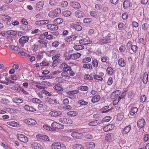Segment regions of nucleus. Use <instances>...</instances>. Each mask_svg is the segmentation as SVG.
<instances>
[{"mask_svg": "<svg viewBox=\"0 0 149 149\" xmlns=\"http://www.w3.org/2000/svg\"><path fill=\"white\" fill-rule=\"evenodd\" d=\"M59 121L63 123L66 124V121H67V118H61L59 119Z\"/></svg>", "mask_w": 149, "mask_h": 149, "instance_id": "58", "label": "nucleus"}, {"mask_svg": "<svg viewBox=\"0 0 149 149\" xmlns=\"http://www.w3.org/2000/svg\"><path fill=\"white\" fill-rule=\"evenodd\" d=\"M72 7L74 8H80V4L77 2H73L72 4Z\"/></svg>", "mask_w": 149, "mask_h": 149, "instance_id": "41", "label": "nucleus"}, {"mask_svg": "<svg viewBox=\"0 0 149 149\" xmlns=\"http://www.w3.org/2000/svg\"><path fill=\"white\" fill-rule=\"evenodd\" d=\"M31 147L34 149H43L41 145L37 142L33 143L31 145Z\"/></svg>", "mask_w": 149, "mask_h": 149, "instance_id": "14", "label": "nucleus"}, {"mask_svg": "<svg viewBox=\"0 0 149 149\" xmlns=\"http://www.w3.org/2000/svg\"><path fill=\"white\" fill-rule=\"evenodd\" d=\"M38 46L36 44H34L31 46L32 50L34 52L36 51L38 49Z\"/></svg>", "mask_w": 149, "mask_h": 149, "instance_id": "60", "label": "nucleus"}, {"mask_svg": "<svg viewBox=\"0 0 149 149\" xmlns=\"http://www.w3.org/2000/svg\"><path fill=\"white\" fill-rule=\"evenodd\" d=\"M47 28L51 31H56L58 29V26L55 24H49L47 25Z\"/></svg>", "mask_w": 149, "mask_h": 149, "instance_id": "10", "label": "nucleus"}, {"mask_svg": "<svg viewBox=\"0 0 149 149\" xmlns=\"http://www.w3.org/2000/svg\"><path fill=\"white\" fill-rule=\"evenodd\" d=\"M13 102L16 103L21 104L23 102V100L22 99L17 97H15L13 98Z\"/></svg>", "mask_w": 149, "mask_h": 149, "instance_id": "28", "label": "nucleus"}, {"mask_svg": "<svg viewBox=\"0 0 149 149\" xmlns=\"http://www.w3.org/2000/svg\"><path fill=\"white\" fill-rule=\"evenodd\" d=\"M92 63L93 66L95 68H97L98 66L97 61L96 59H94L93 60Z\"/></svg>", "mask_w": 149, "mask_h": 149, "instance_id": "52", "label": "nucleus"}, {"mask_svg": "<svg viewBox=\"0 0 149 149\" xmlns=\"http://www.w3.org/2000/svg\"><path fill=\"white\" fill-rule=\"evenodd\" d=\"M83 67L84 68L86 69H88L91 70L92 68V65L90 64H84L83 65Z\"/></svg>", "mask_w": 149, "mask_h": 149, "instance_id": "57", "label": "nucleus"}, {"mask_svg": "<svg viewBox=\"0 0 149 149\" xmlns=\"http://www.w3.org/2000/svg\"><path fill=\"white\" fill-rule=\"evenodd\" d=\"M93 77L95 79L97 80L102 81L103 79V78L101 77L98 75L95 74L93 76Z\"/></svg>", "mask_w": 149, "mask_h": 149, "instance_id": "64", "label": "nucleus"}, {"mask_svg": "<svg viewBox=\"0 0 149 149\" xmlns=\"http://www.w3.org/2000/svg\"><path fill=\"white\" fill-rule=\"evenodd\" d=\"M107 74L110 75H112L114 73L113 69L111 67H108L107 69L106 70Z\"/></svg>", "mask_w": 149, "mask_h": 149, "instance_id": "31", "label": "nucleus"}, {"mask_svg": "<svg viewBox=\"0 0 149 149\" xmlns=\"http://www.w3.org/2000/svg\"><path fill=\"white\" fill-rule=\"evenodd\" d=\"M100 124V121L97 120L90 122L88 123V125L90 126H97Z\"/></svg>", "mask_w": 149, "mask_h": 149, "instance_id": "26", "label": "nucleus"}, {"mask_svg": "<svg viewBox=\"0 0 149 149\" xmlns=\"http://www.w3.org/2000/svg\"><path fill=\"white\" fill-rule=\"evenodd\" d=\"M131 48L134 53H136L138 50V47L135 45H132L131 46Z\"/></svg>", "mask_w": 149, "mask_h": 149, "instance_id": "59", "label": "nucleus"}, {"mask_svg": "<svg viewBox=\"0 0 149 149\" xmlns=\"http://www.w3.org/2000/svg\"><path fill=\"white\" fill-rule=\"evenodd\" d=\"M7 124L8 125L14 127H18L19 126V124L14 121L8 122L7 123Z\"/></svg>", "mask_w": 149, "mask_h": 149, "instance_id": "23", "label": "nucleus"}, {"mask_svg": "<svg viewBox=\"0 0 149 149\" xmlns=\"http://www.w3.org/2000/svg\"><path fill=\"white\" fill-rule=\"evenodd\" d=\"M38 42L40 44H43L45 47H47V42L45 40L42 39H40L38 40Z\"/></svg>", "mask_w": 149, "mask_h": 149, "instance_id": "51", "label": "nucleus"}, {"mask_svg": "<svg viewBox=\"0 0 149 149\" xmlns=\"http://www.w3.org/2000/svg\"><path fill=\"white\" fill-rule=\"evenodd\" d=\"M60 67L61 68L63 69V71L64 72L70 71L71 70V67L66 63H63L61 64Z\"/></svg>", "mask_w": 149, "mask_h": 149, "instance_id": "11", "label": "nucleus"}, {"mask_svg": "<svg viewBox=\"0 0 149 149\" xmlns=\"http://www.w3.org/2000/svg\"><path fill=\"white\" fill-rule=\"evenodd\" d=\"M149 28V25L147 23H144L142 25V29L144 33H147Z\"/></svg>", "mask_w": 149, "mask_h": 149, "instance_id": "22", "label": "nucleus"}, {"mask_svg": "<svg viewBox=\"0 0 149 149\" xmlns=\"http://www.w3.org/2000/svg\"><path fill=\"white\" fill-rule=\"evenodd\" d=\"M84 79L86 80H90L93 79V77L91 76L90 75L88 74H85L84 76Z\"/></svg>", "mask_w": 149, "mask_h": 149, "instance_id": "62", "label": "nucleus"}, {"mask_svg": "<svg viewBox=\"0 0 149 149\" xmlns=\"http://www.w3.org/2000/svg\"><path fill=\"white\" fill-rule=\"evenodd\" d=\"M17 137L19 140L24 143H26L28 141V138L24 135L21 134L17 135Z\"/></svg>", "mask_w": 149, "mask_h": 149, "instance_id": "6", "label": "nucleus"}, {"mask_svg": "<svg viewBox=\"0 0 149 149\" xmlns=\"http://www.w3.org/2000/svg\"><path fill=\"white\" fill-rule=\"evenodd\" d=\"M72 149H84V147L79 144H75L73 145Z\"/></svg>", "mask_w": 149, "mask_h": 149, "instance_id": "33", "label": "nucleus"}, {"mask_svg": "<svg viewBox=\"0 0 149 149\" xmlns=\"http://www.w3.org/2000/svg\"><path fill=\"white\" fill-rule=\"evenodd\" d=\"M75 15L78 18L82 17L83 16L84 14L83 12L80 10H77L75 13Z\"/></svg>", "mask_w": 149, "mask_h": 149, "instance_id": "39", "label": "nucleus"}, {"mask_svg": "<svg viewBox=\"0 0 149 149\" xmlns=\"http://www.w3.org/2000/svg\"><path fill=\"white\" fill-rule=\"evenodd\" d=\"M112 138V136L110 134H106L105 137V140L109 141H111Z\"/></svg>", "mask_w": 149, "mask_h": 149, "instance_id": "48", "label": "nucleus"}, {"mask_svg": "<svg viewBox=\"0 0 149 149\" xmlns=\"http://www.w3.org/2000/svg\"><path fill=\"white\" fill-rule=\"evenodd\" d=\"M63 15L65 17H68L71 14V12L69 10L65 11L62 13Z\"/></svg>", "mask_w": 149, "mask_h": 149, "instance_id": "46", "label": "nucleus"}, {"mask_svg": "<svg viewBox=\"0 0 149 149\" xmlns=\"http://www.w3.org/2000/svg\"><path fill=\"white\" fill-rule=\"evenodd\" d=\"M62 113V112L61 111L53 110L49 113V115L51 117L56 118L61 116Z\"/></svg>", "mask_w": 149, "mask_h": 149, "instance_id": "5", "label": "nucleus"}, {"mask_svg": "<svg viewBox=\"0 0 149 149\" xmlns=\"http://www.w3.org/2000/svg\"><path fill=\"white\" fill-rule=\"evenodd\" d=\"M72 26L77 31H81L82 29V27L80 25L77 24H74Z\"/></svg>", "mask_w": 149, "mask_h": 149, "instance_id": "38", "label": "nucleus"}, {"mask_svg": "<svg viewBox=\"0 0 149 149\" xmlns=\"http://www.w3.org/2000/svg\"><path fill=\"white\" fill-rule=\"evenodd\" d=\"M118 62V65L120 67H124L126 65L125 61L124 59L123 58H120L119 59Z\"/></svg>", "mask_w": 149, "mask_h": 149, "instance_id": "29", "label": "nucleus"}, {"mask_svg": "<svg viewBox=\"0 0 149 149\" xmlns=\"http://www.w3.org/2000/svg\"><path fill=\"white\" fill-rule=\"evenodd\" d=\"M114 127L113 124H110L105 126L103 128V130L105 132H107L113 130Z\"/></svg>", "mask_w": 149, "mask_h": 149, "instance_id": "13", "label": "nucleus"}, {"mask_svg": "<svg viewBox=\"0 0 149 149\" xmlns=\"http://www.w3.org/2000/svg\"><path fill=\"white\" fill-rule=\"evenodd\" d=\"M71 136L75 139H80L82 138L83 134L78 132V130H74L71 134Z\"/></svg>", "mask_w": 149, "mask_h": 149, "instance_id": "3", "label": "nucleus"}, {"mask_svg": "<svg viewBox=\"0 0 149 149\" xmlns=\"http://www.w3.org/2000/svg\"><path fill=\"white\" fill-rule=\"evenodd\" d=\"M74 48L76 50L79 51L84 49V46L83 45H76L74 46Z\"/></svg>", "mask_w": 149, "mask_h": 149, "instance_id": "36", "label": "nucleus"}, {"mask_svg": "<svg viewBox=\"0 0 149 149\" xmlns=\"http://www.w3.org/2000/svg\"><path fill=\"white\" fill-rule=\"evenodd\" d=\"M6 33L8 35L13 36H15L17 33L16 31L13 30L7 31H6Z\"/></svg>", "mask_w": 149, "mask_h": 149, "instance_id": "45", "label": "nucleus"}, {"mask_svg": "<svg viewBox=\"0 0 149 149\" xmlns=\"http://www.w3.org/2000/svg\"><path fill=\"white\" fill-rule=\"evenodd\" d=\"M52 131H56L57 130H62L64 128V125L60 124L56 122H53L51 125Z\"/></svg>", "mask_w": 149, "mask_h": 149, "instance_id": "2", "label": "nucleus"}, {"mask_svg": "<svg viewBox=\"0 0 149 149\" xmlns=\"http://www.w3.org/2000/svg\"><path fill=\"white\" fill-rule=\"evenodd\" d=\"M111 117L109 116H107L104 117L103 119V121L104 122H108L111 119Z\"/></svg>", "mask_w": 149, "mask_h": 149, "instance_id": "61", "label": "nucleus"}, {"mask_svg": "<svg viewBox=\"0 0 149 149\" xmlns=\"http://www.w3.org/2000/svg\"><path fill=\"white\" fill-rule=\"evenodd\" d=\"M121 93V91L120 90H118L112 93L111 95V98L113 99L117 97Z\"/></svg>", "mask_w": 149, "mask_h": 149, "instance_id": "21", "label": "nucleus"}, {"mask_svg": "<svg viewBox=\"0 0 149 149\" xmlns=\"http://www.w3.org/2000/svg\"><path fill=\"white\" fill-rule=\"evenodd\" d=\"M9 47L12 50L15 51H19L20 50V49L18 46H15L14 45H9Z\"/></svg>", "mask_w": 149, "mask_h": 149, "instance_id": "44", "label": "nucleus"}, {"mask_svg": "<svg viewBox=\"0 0 149 149\" xmlns=\"http://www.w3.org/2000/svg\"><path fill=\"white\" fill-rule=\"evenodd\" d=\"M32 101L33 103L36 104H40L41 102V101L40 100L36 98H32Z\"/></svg>", "mask_w": 149, "mask_h": 149, "instance_id": "50", "label": "nucleus"}, {"mask_svg": "<svg viewBox=\"0 0 149 149\" xmlns=\"http://www.w3.org/2000/svg\"><path fill=\"white\" fill-rule=\"evenodd\" d=\"M44 2L43 1H41L37 3L36 4V11H40L43 8Z\"/></svg>", "mask_w": 149, "mask_h": 149, "instance_id": "8", "label": "nucleus"}, {"mask_svg": "<svg viewBox=\"0 0 149 149\" xmlns=\"http://www.w3.org/2000/svg\"><path fill=\"white\" fill-rule=\"evenodd\" d=\"M86 146L88 148L92 149L95 147V144L93 142H88L86 143Z\"/></svg>", "mask_w": 149, "mask_h": 149, "instance_id": "25", "label": "nucleus"}, {"mask_svg": "<svg viewBox=\"0 0 149 149\" xmlns=\"http://www.w3.org/2000/svg\"><path fill=\"white\" fill-rule=\"evenodd\" d=\"M1 18L2 20L4 21H9L11 19V17H10L5 15H1Z\"/></svg>", "mask_w": 149, "mask_h": 149, "instance_id": "30", "label": "nucleus"}, {"mask_svg": "<svg viewBox=\"0 0 149 149\" xmlns=\"http://www.w3.org/2000/svg\"><path fill=\"white\" fill-rule=\"evenodd\" d=\"M78 90L85 91H87L88 87L87 86H81L78 88Z\"/></svg>", "mask_w": 149, "mask_h": 149, "instance_id": "47", "label": "nucleus"}, {"mask_svg": "<svg viewBox=\"0 0 149 149\" xmlns=\"http://www.w3.org/2000/svg\"><path fill=\"white\" fill-rule=\"evenodd\" d=\"M63 19L61 18H58L55 19L54 21V23L55 24H59L63 22Z\"/></svg>", "mask_w": 149, "mask_h": 149, "instance_id": "35", "label": "nucleus"}, {"mask_svg": "<svg viewBox=\"0 0 149 149\" xmlns=\"http://www.w3.org/2000/svg\"><path fill=\"white\" fill-rule=\"evenodd\" d=\"M54 89L59 91H63V88L60 86L58 85H55L53 87Z\"/></svg>", "mask_w": 149, "mask_h": 149, "instance_id": "56", "label": "nucleus"}, {"mask_svg": "<svg viewBox=\"0 0 149 149\" xmlns=\"http://www.w3.org/2000/svg\"><path fill=\"white\" fill-rule=\"evenodd\" d=\"M123 5V8L125 9L128 8L132 6V4L130 3V2L127 0H125L124 1Z\"/></svg>", "mask_w": 149, "mask_h": 149, "instance_id": "18", "label": "nucleus"}, {"mask_svg": "<svg viewBox=\"0 0 149 149\" xmlns=\"http://www.w3.org/2000/svg\"><path fill=\"white\" fill-rule=\"evenodd\" d=\"M52 149H65L66 147L63 143L59 142H53L51 146Z\"/></svg>", "mask_w": 149, "mask_h": 149, "instance_id": "1", "label": "nucleus"}, {"mask_svg": "<svg viewBox=\"0 0 149 149\" xmlns=\"http://www.w3.org/2000/svg\"><path fill=\"white\" fill-rule=\"evenodd\" d=\"M46 82L45 81H43L42 82H40L39 81H32V83L34 85H35V86L38 88L40 89H45V87L43 86H41L40 85H42L43 84H45V83Z\"/></svg>", "mask_w": 149, "mask_h": 149, "instance_id": "4", "label": "nucleus"}, {"mask_svg": "<svg viewBox=\"0 0 149 149\" xmlns=\"http://www.w3.org/2000/svg\"><path fill=\"white\" fill-rule=\"evenodd\" d=\"M131 128L130 125L126 126L122 130L121 132L123 134H126L129 132Z\"/></svg>", "mask_w": 149, "mask_h": 149, "instance_id": "16", "label": "nucleus"}, {"mask_svg": "<svg viewBox=\"0 0 149 149\" xmlns=\"http://www.w3.org/2000/svg\"><path fill=\"white\" fill-rule=\"evenodd\" d=\"M48 103L51 106H53L57 104V101L55 99H52L49 98L48 100Z\"/></svg>", "mask_w": 149, "mask_h": 149, "instance_id": "19", "label": "nucleus"}, {"mask_svg": "<svg viewBox=\"0 0 149 149\" xmlns=\"http://www.w3.org/2000/svg\"><path fill=\"white\" fill-rule=\"evenodd\" d=\"M36 137L37 138L40 139L45 141H49V139L48 136L45 135H36Z\"/></svg>", "mask_w": 149, "mask_h": 149, "instance_id": "15", "label": "nucleus"}, {"mask_svg": "<svg viewBox=\"0 0 149 149\" xmlns=\"http://www.w3.org/2000/svg\"><path fill=\"white\" fill-rule=\"evenodd\" d=\"M77 38L76 36L72 35L66 37L65 40L66 42H68L70 44H72L75 40Z\"/></svg>", "mask_w": 149, "mask_h": 149, "instance_id": "7", "label": "nucleus"}, {"mask_svg": "<svg viewBox=\"0 0 149 149\" xmlns=\"http://www.w3.org/2000/svg\"><path fill=\"white\" fill-rule=\"evenodd\" d=\"M54 11L56 17L59 16L61 14V11L60 8H57L54 10Z\"/></svg>", "mask_w": 149, "mask_h": 149, "instance_id": "49", "label": "nucleus"}, {"mask_svg": "<svg viewBox=\"0 0 149 149\" xmlns=\"http://www.w3.org/2000/svg\"><path fill=\"white\" fill-rule=\"evenodd\" d=\"M1 102L3 104H7L10 102V101L7 99L3 98L1 100Z\"/></svg>", "mask_w": 149, "mask_h": 149, "instance_id": "54", "label": "nucleus"}, {"mask_svg": "<svg viewBox=\"0 0 149 149\" xmlns=\"http://www.w3.org/2000/svg\"><path fill=\"white\" fill-rule=\"evenodd\" d=\"M78 114V112L76 111H70L68 112L67 115L68 116L70 117H74Z\"/></svg>", "mask_w": 149, "mask_h": 149, "instance_id": "32", "label": "nucleus"}, {"mask_svg": "<svg viewBox=\"0 0 149 149\" xmlns=\"http://www.w3.org/2000/svg\"><path fill=\"white\" fill-rule=\"evenodd\" d=\"M146 100V97L145 95H142L140 97V101L142 103L144 102Z\"/></svg>", "mask_w": 149, "mask_h": 149, "instance_id": "53", "label": "nucleus"}, {"mask_svg": "<svg viewBox=\"0 0 149 149\" xmlns=\"http://www.w3.org/2000/svg\"><path fill=\"white\" fill-rule=\"evenodd\" d=\"M92 41L89 38H84L81 39L79 41L80 44L83 45H86L91 43Z\"/></svg>", "mask_w": 149, "mask_h": 149, "instance_id": "9", "label": "nucleus"}, {"mask_svg": "<svg viewBox=\"0 0 149 149\" xmlns=\"http://www.w3.org/2000/svg\"><path fill=\"white\" fill-rule=\"evenodd\" d=\"M111 39H107L106 38H104L100 40V42L101 43L100 44L101 45H102L104 44H106L107 43H109L111 42Z\"/></svg>", "mask_w": 149, "mask_h": 149, "instance_id": "40", "label": "nucleus"}, {"mask_svg": "<svg viewBox=\"0 0 149 149\" xmlns=\"http://www.w3.org/2000/svg\"><path fill=\"white\" fill-rule=\"evenodd\" d=\"M61 139L62 141L66 142H69L71 141V138L70 137L65 136H61Z\"/></svg>", "mask_w": 149, "mask_h": 149, "instance_id": "37", "label": "nucleus"}, {"mask_svg": "<svg viewBox=\"0 0 149 149\" xmlns=\"http://www.w3.org/2000/svg\"><path fill=\"white\" fill-rule=\"evenodd\" d=\"M144 123L145 120L144 119H140L137 122L138 127L140 128H142L144 125Z\"/></svg>", "mask_w": 149, "mask_h": 149, "instance_id": "20", "label": "nucleus"}, {"mask_svg": "<svg viewBox=\"0 0 149 149\" xmlns=\"http://www.w3.org/2000/svg\"><path fill=\"white\" fill-rule=\"evenodd\" d=\"M72 56V59H75L79 58L81 56V54L79 53H77L76 54H71Z\"/></svg>", "mask_w": 149, "mask_h": 149, "instance_id": "43", "label": "nucleus"}, {"mask_svg": "<svg viewBox=\"0 0 149 149\" xmlns=\"http://www.w3.org/2000/svg\"><path fill=\"white\" fill-rule=\"evenodd\" d=\"M101 97L99 95H96L94 96L91 99V102L95 103L98 102L100 99Z\"/></svg>", "mask_w": 149, "mask_h": 149, "instance_id": "24", "label": "nucleus"}, {"mask_svg": "<svg viewBox=\"0 0 149 149\" xmlns=\"http://www.w3.org/2000/svg\"><path fill=\"white\" fill-rule=\"evenodd\" d=\"M29 38L27 36H23L21 37L19 40L20 43L24 44L27 42L29 40Z\"/></svg>", "mask_w": 149, "mask_h": 149, "instance_id": "17", "label": "nucleus"}, {"mask_svg": "<svg viewBox=\"0 0 149 149\" xmlns=\"http://www.w3.org/2000/svg\"><path fill=\"white\" fill-rule=\"evenodd\" d=\"M43 127L44 129L46 130L52 131L51 127L47 125H44L43 126Z\"/></svg>", "mask_w": 149, "mask_h": 149, "instance_id": "63", "label": "nucleus"}, {"mask_svg": "<svg viewBox=\"0 0 149 149\" xmlns=\"http://www.w3.org/2000/svg\"><path fill=\"white\" fill-rule=\"evenodd\" d=\"M148 77L147 73L146 72L144 73L143 78V82L145 84H146L147 82L148 79Z\"/></svg>", "mask_w": 149, "mask_h": 149, "instance_id": "34", "label": "nucleus"}, {"mask_svg": "<svg viewBox=\"0 0 149 149\" xmlns=\"http://www.w3.org/2000/svg\"><path fill=\"white\" fill-rule=\"evenodd\" d=\"M24 122L26 124L33 125L36 123V122L33 119L31 118L25 119L24 120Z\"/></svg>", "mask_w": 149, "mask_h": 149, "instance_id": "12", "label": "nucleus"}, {"mask_svg": "<svg viewBox=\"0 0 149 149\" xmlns=\"http://www.w3.org/2000/svg\"><path fill=\"white\" fill-rule=\"evenodd\" d=\"M138 109L136 107H134L131 108L130 111V114L132 116H133L138 111Z\"/></svg>", "mask_w": 149, "mask_h": 149, "instance_id": "42", "label": "nucleus"}, {"mask_svg": "<svg viewBox=\"0 0 149 149\" xmlns=\"http://www.w3.org/2000/svg\"><path fill=\"white\" fill-rule=\"evenodd\" d=\"M48 16L51 18H54L56 17L54 10L50 11L48 13Z\"/></svg>", "mask_w": 149, "mask_h": 149, "instance_id": "55", "label": "nucleus"}, {"mask_svg": "<svg viewBox=\"0 0 149 149\" xmlns=\"http://www.w3.org/2000/svg\"><path fill=\"white\" fill-rule=\"evenodd\" d=\"M18 54L20 57L23 58H26L27 57H31V56L27 55L25 52L21 51L18 52Z\"/></svg>", "mask_w": 149, "mask_h": 149, "instance_id": "27", "label": "nucleus"}]
</instances>
